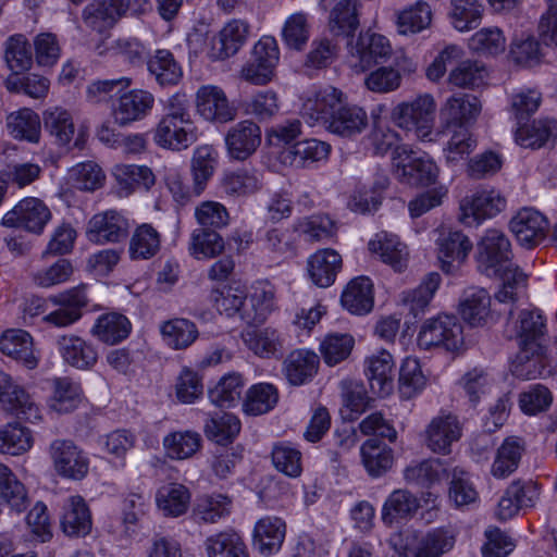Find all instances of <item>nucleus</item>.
I'll return each instance as SVG.
<instances>
[{"instance_id": "nucleus-52", "label": "nucleus", "mask_w": 557, "mask_h": 557, "mask_svg": "<svg viewBox=\"0 0 557 557\" xmlns=\"http://www.w3.org/2000/svg\"><path fill=\"white\" fill-rule=\"evenodd\" d=\"M161 334L169 346L174 349L189 347L198 337L196 324L187 319H172L161 325Z\"/></svg>"}, {"instance_id": "nucleus-64", "label": "nucleus", "mask_w": 557, "mask_h": 557, "mask_svg": "<svg viewBox=\"0 0 557 557\" xmlns=\"http://www.w3.org/2000/svg\"><path fill=\"white\" fill-rule=\"evenodd\" d=\"M44 124L47 131L60 145L69 144L75 133L72 115L62 108H53L44 113Z\"/></svg>"}, {"instance_id": "nucleus-35", "label": "nucleus", "mask_w": 557, "mask_h": 557, "mask_svg": "<svg viewBox=\"0 0 557 557\" xmlns=\"http://www.w3.org/2000/svg\"><path fill=\"white\" fill-rule=\"evenodd\" d=\"M61 525L69 536H85L90 532L91 516L82 496L76 495L69 498Z\"/></svg>"}, {"instance_id": "nucleus-5", "label": "nucleus", "mask_w": 557, "mask_h": 557, "mask_svg": "<svg viewBox=\"0 0 557 557\" xmlns=\"http://www.w3.org/2000/svg\"><path fill=\"white\" fill-rule=\"evenodd\" d=\"M512 256L508 237L499 230H487L476 248V263L480 272L496 275L510 263Z\"/></svg>"}, {"instance_id": "nucleus-42", "label": "nucleus", "mask_w": 557, "mask_h": 557, "mask_svg": "<svg viewBox=\"0 0 557 557\" xmlns=\"http://www.w3.org/2000/svg\"><path fill=\"white\" fill-rule=\"evenodd\" d=\"M147 65L149 73L161 86L176 85L183 76L181 65L175 60L173 53L166 49H158L149 58Z\"/></svg>"}, {"instance_id": "nucleus-56", "label": "nucleus", "mask_w": 557, "mask_h": 557, "mask_svg": "<svg viewBox=\"0 0 557 557\" xmlns=\"http://www.w3.org/2000/svg\"><path fill=\"white\" fill-rule=\"evenodd\" d=\"M449 18L459 32L475 28L482 16L483 5L478 0H450Z\"/></svg>"}, {"instance_id": "nucleus-10", "label": "nucleus", "mask_w": 557, "mask_h": 557, "mask_svg": "<svg viewBox=\"0 0 557 557\" xmlns=\"http://www.w3.org/2000/svg\"><path fill=\"white\" fill-rule=\"evenodd\" d=\"M545 332L546 319L539 309H523L516 318L509 311L505 335L519 339V346H541L539 341Z\"/></svg>"}, {"instance_id": "nucleus-41", "label": "nucleus", "mask_w": 557, "mask_h": 557, "mask_svg": "<svg viewBox=\"0 0 557 557\" xmlns=\"http://www.w3.org/2000/svg\"><path fill=\"white\" fill-rule=\"evenodd\" d=\"M491 297L483 288H471L459 304L462 319L472 326L483 325L490 317Z\"/></svg>"}, {"instance_id": "nucleus-60", "label": "nucleus", "mask_w": 557, "mask_h": 557, "mask_svg": "<svg viewBox=\"0 0 557 557\" xmlns=\"http://www.w3.org/2000/svg\"><path fill=\"white\" fill-rule=\"evenodd\" d=\"M432 23L431 7L423 1L403 10L397 15L398 32L403 35L416 34L428 28Z\"/></svg>"}, {"instance_id": "nucleus-21", "label": "nucleus", "mask_w": 557, "mask_h": 557, "mask_svg": "<svg viewBox=\"0 0 557 557\" xmlns=\"http://www.w3.org/2000/svg\"><path fill=\"white\" fill-rule=\"evenodd\" d=\"M58 347L64 362L79 370L91 369L98 360L92 344L74 334L59 337Z\"/></svg>"}, {"instance_id": "nucleus-17", "label": "nucleus", "mask_w": 557, "mask_h": 557, "mask_svg": "<svg viewBox=\"0 0 557 557\" xmlns=\"http://www.w3.org/2000/svg\"><path fill=\"white\" fill-rule=\"evenodd\" d=\"M509 226L522 245L532 248L545 239L548 221L540 211L523 208L510 220Z\"/></svg>"}, {"instance_id": "nucleus-26", "label": "nucleus", "mask_w": 557, "mask_h": 557, "mask_svg": "<svg viewBox=\"0 0 557 557\" xmlns=\"http://www.w3.org/2000/svg\"><path fill=\"white\" fill-rule=\"evenodd\" d=\"M438 258L442 270L446 273L455 272L466 260L472 249V243L459 231L449 232L440 239Z\"/></svg>"}, {"instance_id": "nucleus-38", "label": "nucleus", "mask_w": 557, "mask_h": 557, "mask_svg": "<svg viewBox=\"0 0 557 557\" xmlns=\"http://www.w3.org/2000/svg\"><path fill=\"white\" fill-rule=\"evenodd\" d=\"M419 499L407 490H395L383 505L382 520L385 524L411 518L419 509Z\"/></svg>"}, {"instance_id": "nucleus-46", "label": "nucleus", "mask_w": 557, "mask_h": 557, "mask_svg": "<svg viewBox=\"0 0 557 557\" xmlns=\"http://www.w3.org/2000/svg\"><path fill=\"white\" fill-rule=\"evenodd\" d=\"M368 124L367 113L358 107H344L336 111L327 129L344 137H350L360 133Z\"/></svg>"}, {"instance_id": "nucleus-54", "label": "nucleus", "mask_w": 557, "mask_h": 557, "mask_svg": "<svg viewBox=\"0 0 557 557\" xmlns=\"http://www.w3.org/2000/svg\"><path fill=\"white\" fill-rule=\"evenodd\" d=\"M0 497L15 511L21 512L28 506L25 486L12 470L0 463Z\"/></svg>"}, {"instance_id": "nucleus-6", "label": "nucleus", "mask_w": 557, "mask_h": 557, "mask_svg": "<svg viewBox=\"0 0 557 557\" xmlns=\"http://www.w3.org/2000/svg\"><path fill=\"white\" fill-rule=\"evenodd\" d=\"M51 218V210L41 199L26 197L4 214L2 224L40 235Z\"/></svg>"}, {"instance_id": "nucleus-12", "label": "nucleus", "mask_w": 557, "mask_h": 557, "mask_svg": "<svg viewBox=\"0 0 557 557\" xmlns=\"http://www.w3.org/2000/svg\"><path fill=\"white\" fill-rule=\"evenodd\" d=\"M131 0H92L82 12L84 26L102 34L111 29L128 11Z\"/></svg>"}, {"instance_id": "nucleus-3", "label": "nucleus", "mask_w": 557, "mask_h": 557, "mask_svg": "<svg viewBox=\"0 0 557 557\" xmlns=\"http://www.w3.org/2000/svg\"><path fill=\"white\" fill-rule=\"evenodd\" d=\"M419 346L425 349L442 347L457 352L465 344L463 327L455 315L438 314L424 321L418 335Z\"/></svg>"}, {"instance_id": "nucleus-34", "label": "nucleus", "mask_w": 557, "mask_h": 557, "mask_svg": "<svg viewBox=\"0 0 557 557\" xmlns=\"http://www.w3.org/2000/svg\"><path fill=\"white\" fill-rule=\"evenodd\" d=\"M331 146L314 138L304 139L286 148L283 152L284 161L296 168H304L310 163L327 158Z\"/></svg>"}, {"instance_id": "nucleus-37", "label": "nucleus", "mask_w": 557, "mask_h": 557, "mask_svg": "<svg viewBox=\"0 0 557 557\" xmlns=\"http://www.w3.org/2000/svg\"><path fill=\"white\" fill-rule=\"evenodd\" d=\"M131 329V322L125 315L110 312L97 319L91 334L104 344L115 345L128 336Z\"/></svg>"}, {"instance_id": "nucleus-29", "label": "nucleus", "mask_w": 557, "mask_h": 557, "mask_svg": "<svg viewBox=\"0 0 557 557\" xmlns=\"http://www.w3.org/2000/svg\"><path fill=\"white\" fill-rule=\"evenodd\" d=\"M248 325L242 332V339L246 347L261 358H271L282 350L280 333L273 327L258 329Z\"/></svg>"}, {"instance_id": "nucleus-33", "label": "nucleus", "mask_w": 557, "mask_h": 557, "mask_svg": "<svg viewBox=\"0 0 557 557\" xmlns=\"http://www.w3.org/2000/svg\"><path fill=\"white\" fill-rule=\"evenodd\" d=\"M451 468L440 458H430L408 466L404 471L405 480L409 483L432 486L445 478H449Z\"/></svg>"}, {"instance_id": "nucleus-11", "label": "nucleus", "mask_w": 557, "mask_h": 557, "mask_svg": "<svg viewBox=\"0 0 557 557\" xmlns=\"http://www.w3.org/2000/svg\"><path fill=\"white\" fill-rule=\"evenodd\" d=\"M343 102L344 94L342 90L327 86L305 99L300 114L311 125L322 124L327 127Z\"/></svg>"}, {"instance_id": "nucleus-30", "label": "nucleus", "mask_w": 557, "mask_h": 557, "mask_svg": "<svg viewBox=\"0 0 557 557\" xmlns=\"http://www.w3.org/2000/svg\"><path fill=\"white\" fill-rule=\"evenodd\" d=\"M342 305L354 314H364L373 308V285L369 277L351 280L344 289Z\"/></svg>"}, {"instance_id": "nucleus-4", "label": "nucleus", "mask_w": 557, "mask_h": 557, "mask_svg": "<svg viewBox=\"0 0 557 557\" xmlns=\"http://www.w3.org/2000/svg\"><path fill=\"white\" fill-rule=\"evenodd\" d=\"M435 108L434 98L425 94L412 101L399 103L394 108L392 117L397 126L413 129L419 138L424 139L431 134Z\"/></svg>"}, {"instance_id": "nucleus-59", "label": "nucleus", "mask_w": 557, "mask_h": 557, "mask_svg": "<svg viewBox=\"0 0 557 557\" xmlns=\"http://www.w3.org/2000/svg\"><path fill=\"white\" fill-rule=\"evenodd\" d=\"M113 176L127 193H131L136 186L149 189L156 183L154 174L146 165L117 164L114 166Z\"/></svg>"}, {"instance_id": "nucleus-16", "label": "nucleus", "mask_w": 557, "mask_h": 557, "mask_svg": "<svg viewBox=\"0 0 557 557\" xmlns=\"http://www.w3.org/2000/svg\"><path fill=\"white\" fill-rule=\"evenodd\" d=\"M197 112L207 121L226 123L235 119L236 109L218 86H201L196 94Z\"/></svg>"}, {"instance_id": "nucleus-45", "label": "nucleus", "mask_w": 557, "mask_h": 557, "mask_svg": "<svg viewBox=\"0 0 557 557\" xmlns=\"http://www.w3.org/2000/svg\"><path fill=\"white\" fill-rule=\"evenodd\" d=\"M161 246L159 232L150 224L137 226L129 242V257L133 260H148L154 257Z\"/></svg>"}, {"instance_id": "nucleus-9", "label": "nucleus", "mask_w": 557, "mask_h": 557, "mask_svg": "<svg viewBox=\"0 0 557 557\" xmlns=\"http://www.w3.org/2000/svg\"><path fill=\"white\" fill-rule=\"evenodd\" d=\"M393 49L389 40L380 34L366 32L361 33L351 49L352 69L361 73L377 64L385 62L392 55Z\"/></svg>"}, {"instance_id": "nucleus-19", "label": "nucleus", "mask_w": 557, "mask_h": 557, "mask_svg": "<svg viewBox=\"0 0 557 557\" xmlns=\"http://www.w3.org/2000/svg\"><path fill=\"white\" fill-rule=\"evenodd\" d=\"M128 221L116 210L95 214L88 223V237L95 243H119L128 235Z\"/></svg>"}, {"instance_id": "nucleus-2", "label": "nucleus", "mask_w": 557, "mask_h": 557, "mask_svg": "<svg viewBox=\"0 0 557 557\" xmlns=\"http://www.w3.org/2000/svg\"><path fill=\"white\" fill-rule=\"evenodd\" d=\"M394 175L410 186H430L436 183L438 168L426 156H418L408 146H396L393 151Z\"/></svg>"}, {"instance_id": "nucleus-25", "label": "nucleus", "mask_w": 557, "mask_h": 557, "mask_svg": "<svg viewBox=\"0 0 557 557\" xmlns=\"http://www.w3.org/2000/svg\"><path fill=\"white\" fill-rule=\"evenodd\" d=\"M342 257L333 249H321L308 260V272L311 281L319 287L331 286L342 269Z\"/></svg>"}, {"instance_id": "nucleus-8", "label": "nucleus", "mask_w": 557, "mask_h": 557, "mask_svg": "<svg viewBox=\"0 0 557 557\" xmlns=\"http://www.w3.org/2000/svg\"><path fill=\"white\" fill-rule=\"evenodd\" d=\"M507 206L505 196L496 189L478 190L460 201L461 221L471 225L493 218L504 211Z\"/></svg>"}, {"instance_id": "nucleus-13", "label": "nucleus", "mask_w": 557, "mask_h": 557, "mask_svg": "<svg viewBox=\"0 0 557 557\" xmlns=\"http://www.w3.org/2000/svg\"><path fill=\"white\" fill-rule=\"evenodd\" d=\"M154 96L144 89H132L121 95L113 104L112 115L120 126L141 121L154 107Z\"/></svg>"}, {"instance_id": "nucleus-22", "label": "nucleus", "mask_w": 557, "mask_h": 557, "mask_svg": "<svg viewBox=\"0 0 557 557\" xmlns=\"http://www.w3.org/2000/svg\"><path fill=\"white\" fill-rule=\"evenodd\" d=\"M369 249L397 272H401L408 265V248L394 234L387 232L377 233L375 238L370 240Z\"/></svg>"}, {"instance_id": "nucleus-55", "label": "nucleus", "mask_w": 557, "mask_h": 557, "mask_svg": "<svg viewBox=\"0 0 557 557\" xmlns=\"http://www.w3.org/2000/svg\"><path fill=\"white\" fill-rule=\"evenodd\" d=\"M201 443V435L194 431L173 432L163 440L168 456L176 460L194 456L200 449Z\"/></svg>"}, {"instance_id": "nucleus-27", "label": "nucleus", "mask_w": 557, "mask_h": 557, "mask_svg": "<svg viewBox=\"0 0 557 557\" xmlns=\"http://www.w3.org/2000/svg\"><path fill=\"white\" fill-rule=\"evenodd\" d=\"M367 375L373 394L385 397L393 391L394 360L389 352L382 350L367 360Z\"/></svg>"}, {"instance_id": "nucleus-18", "label": "nucleus", "mask_w": 557, "mask_h": 557, "mask_svg": "<svg viewBox=\"0 0 557 557\" xmlns=\"http://www.w3.org/2000/svg\"><path fill=\"white\" fill-rule=\"evenodd\" d=\"M49 300L58 306V309L45 315L44 321L57 327H65L78 321L82 318V309L88 302L86 295L79 288L54 295Z\"/></svg>"}, {"instance_id": "nucleus-57", "label": "nucleus", "mask_w": 557, "mask_h": 557, "mask_svg": "<svg viewBox=\"0 0 557 557\" xmlns=\"http://www.w3.org/2000/svg\"><path fill=\"white\" fill-rule=\"evenodd\" d=\"M33 446L32 432L17 423H9L0 428V453L20 456Z\"/></svg>"}, {"instance_id": "nucleus-49", "label": "nucleus", "mask_w": 557, "mask_h": 557, "mask_svg": "<svg viewBox=\"0 0 557 557\" xmlns=\"http://www.w3.org/2000/svg\"><path fill=\"white\" fill-rule=\"evenodd\" d=\"M7 126L10 134L16 139L38 143L40 139V119L39 115L30 109H22L11 113L7 117Z\"/></svg>"}, {"instance_id": "nucleus-40", "label": "nucleus", "mask_w": 557, "mask_h": 557, "mask_svg": "<svg viewBox=\"0 0 557 557\" xmlns=\"http://www.w3.org/2000/svg\"><path fill=\"white\" fill-rule=\"evenodd\" d=\"M520 350L511 364L512 374L521 380H534L543 374L546 359L542 346H519Z\"/></svg>"}, {"instance_id": "nucleus-48", "label": "nucleus", "mask_w": 557, "mask_h": 557, "mask_svg": "<svg viewBox=\"0 0 557 557\" xmlns=\"http://www.w3.org/2000/svg\"><path fill=\"white\" fill-rule=\"evenodd\" d=\"M207 554L221 557H247V546L234 530L221 531L205 542Z\"/></svg>"}, {"instance_id": "nucleus-28", "label": "nucleus", "mask_w": 557, "mask_h": 557, "mask_svg": "<svg viewBox=\"0 0 557 557\" xmlns=\"http://www.w3.org/2000/svg\"><path fill=\"white\" fill-rule=\"evenodd\" d=\"M286 524L276 517L260 519L253 530V545L261 555L276 554L285 539Z\"/></svg>"}, {"instance_id": "nucleus-31", "label": "nucleus", "mask_w": 557, "mask_h": 557, "mask_svg": "<svg viewBox=\"0 0 557 557\" xmlns=\"http://www.w3.org/2000/svg\"><path fill=\"white\" fill-rule=\"evenodd\" d=\"M0 350L2 354L22 362L28 369H34L37 366V359L33 352L32 337L25 331H5L0 337Z\"/></svg>"}, {"instance_id": "nucleus-43", "label": "nucleus", "mask_w": 557, "mask_h": 557, "mask_svg": "<svg viewBox=\"0 0 557 557\" xmlns=\"http://www.w3.org/2000/svg\"><path fill=\"white\" fill-rule=\"evenodd\" d=\"M362 463L370 475L380 476L387 472L394 462L393 450L377 438H369L361 446Z\"/></svg>"}, {"instance_id": "nucleus-32", "label": "nucleus", "mask_w": 557, "mask_h": 557, "mask_svg": "<svg viewBox=\"0 0 557 557\" xmlns=\"http://www.w3.org/2000/svg\"><path fill=\"white\" fill-rule=\"evenodd\" d=\"M523 451L524 443L521 438L507 437L496 450L491 474L495 479L508 478L518 469Z\"/></svg>"}, {"instance_id": "nucleus-15", "label": "nucleus", "mask_w": 557, "mask_h": 557, "mask_svg": "<svg viewBox=\"0 0 557 557\" xmlns=\"http://www.w3.org/2000/svg\"><path fill=\"white\" fill-rule=\"evenodd\" d=\"M462 425L451 413L437 416L431 420L424 431L426 447L434 454L447 455L453 443L460 440Z\"/></svg>"}, {"instance_id": "nucleus-14", "label": "nucleus", "mask_w": 557, "mask_h": 557, "mask_svg": "<svg viewBox=\"0 0 557 557\" xmlns=\"http://www.w3.org/2000/svg\"><path fill=\"white\" fill-rule=\"evenodd\" d=\"M482 106L473 95L456 94L442 106L440 116L446 128H468L480 115Z\"/></svg>"}, {"instance_id": "nucleus-51", "label": "nucleus", "mask_w": 557, "mask_h": 557, "mask_svg": "<svg viewBox=\"0 0 557 557\" xmlns=\"http://www.w3.org/2000/svg\"><path fill=\"white\" fill-rule=\"evenodd\" d=\"M250 26L246 21L233 18L219 32L221 48L219 58L226 59L236 54L249 36Z\"/></svg>"}, {"instance_id": "nucleus-62", "label": "nucleus", "mask_w": 557, "mask_h": 557, "mask_svg": "<svg viewBox=\"0 0 557 557\" xmlns=\"http://www.w3.org/2000/svg\"><path fill=\"white\" fill-rule=\"evenodd\" d=\"M5 62L16 74L30 69L33 54L30 44L24 35H13L5 44Z\"/></svg>"}, {"instance_id": "nucleus-23", "label": "nucleus", "mask_w": 557, "mask_h": 557, "mask_svg": "<svg viewBox=\"0 0 557 557\" xmlns=\"http://www.w3.org/2000/svg\"><path fill=\"white\" fill-rule=\"evenodd\" d=\"M319 363V356L313 351L308 349L293 350L283 362L285 377L290 385H302L317 374Z\"/></svg>"}, {"instance_id": "nucleus-47", "label": "nucleus", "mask_w": 557, "mask_h": 557, "mask_svg": "<svg viewBox=\"0 0 557 557\" xmlns=\"http://www.w3.org/2000/svg\"><path fill=\"white\" fill-rule=\"evenodd\" d=\"M359 0H341L330 14V29L335 35L351 36L359 27Z\"/></svg>"}, {"instance_id": "nucleus-20", "label": "nucleus", "mask_w": 557, "mask_h": 557, "mask_svg": "<svg viewBox=\"0 0 557 557\" xmlns=\"http://www.w3.org/2000/svg\"><path fill=\"white\" fill-rule=\"evenodd\" d=\"M225 144L231 158L244 161L260 146L261 129L251 121L239 122L226 133Z\"/></svg>"}, {"instance_id": "nucleus-50", "label": "nucleus", "mask_w": 557, "mask_h": 557, "mask_svg": "<svg viewBox=\"0 0 557 557\" xmlns=\"http://www.w3.org/2000/svg\"><path fill=\"white\" fill-rule=\"evenodd\" d=\"M311 35L309 16L304 12L290 14L282 27V40L284 45L295 51H302Z\"/></svg>"}, {"instance_id": "nucleus-58", "label": "nucleus", "mask_w": 557, "mask_h": 557, "mask_svg": "<svg viewBox=\"0 0 557 557\" xmlns=\"http://www.w3.org/2000/svg\"><path fill=\"white\" fill-rule=\"evenodd\" d=\"M277 400L278 393L274 385L259 383L248 389L243 406L246 413L259 416L273 409Z\"/></svg>"}, {"instance_id": "nucleus-24", "label": "nucleus", "mask_w": 557, "mask_h": 557, "mask_svg": "<svg viewBox=\"0 0 557 557\" xmlns=\"http://www.w3.org/2000/svg\"><path fill=\"white\" fill-rule=\"evenodd\" d=\"M275 308V290L269 284H261L244 300L242 320L247 325H260Z\"/></svg>"}, {"instance_id": "nucleus-44", "label": "nucleus", "mask_w": 557, "mask_h": 557, "mask_svg": "<svg viewBox=\"0 0 557 557\" xmlns=\"http://www.w3.org/2000/svg\"><path fill=\"white\" fill-rule=\"evenodd\" d=\"M190 503L189 490L180 483H170L159 488L157 493V505L159 509L169 517L184 515Z\"/></svg>"}, {"instance_id": "nucleus-53", "label": "nucleus", "mask_w": 557, "mask_h": 557, "mask_svg": "<svg viewBox=\"0 0 557 557\" xmlns=\"http://www.w3.org/2000/svg\"><path fill=\"white\" fill-rule=\"evenodd\" d=\"M82 400V391L77 383L69 377H58L53 381V393L49 399V407L59 412L66 413L74 410Z\"/></svg>"}, {"instance_id": "nucleus-63", "label": "nucleus", "mask_w": 557, "mask_h": 557, "mask_svg": "<svg viewBox=\"0 0 557 557\" xmlns=\"http://www.w3.org/2000/svg\"><path fill=\"white\" fill-rule=\"evenodd\" d=\"M449 478L448 497L456 506H467L478 499V492L467 471L454 467L449 472Z\"/></svg>"}, {"instance_id": "nucleus-39", "label": "nucleus", "mask_w": 557, "mask_h": 557, "mask_svg": "<svg viewBox=\"0 0 557 557\" xmlns=\"http://www.w3.org/2000/svg\"><path fill=\"white\" fill-rule=\"evenodd\" d=\"M488 70L479 60H463L448 74V84L462 89H475L486 84Z\"/></svg>"}, {"instance_id": "nucleus-1", "label": "nucleus", "mask_w": 557, "mask_h": 557, "mask_svg": "<svg viewBox=\"0 0 557 557\" xmlns=\"http://www.w3.org/2000/svg\"><path fill=\"white\" fill-rule=\"evenodd\" d=\"M153 138L159 147L173 151L186 149L196 141L188 108L180 95L169 99L168 112L157 124Z\"/></svg>"}, {"instance_id": "nucleus-61", "label": "nucleus", "mask_w": 557, "mask_h": 557, "mask_svg": "<svg viewBox=\"0 0 557 557\" xmlns=\"http://www.w3.org/2000/svg\"><path fill=\"white\" fill-rule=\"evenodd\" d=\"M496 275L502 280V287L495 295L496 299L500 302H515L519 293L527 287L528 275L512 263H508Z\"/></svg>"}, {"instance_id": "nucleus-7", "label": "nucleus", "mask_w": 557, "mask_h": 557, "mask_svg": "<svg viewBox=\"0 0 557 557\" xmlns=\"http://www.w3.org/2000/svg\"><path fill=\"white\" fill-rule=\"evenodd\" d=\"M57 473L66 479L82 480L89 470L85 453L70 440H55L49 449Z\"/></svg>"}, {"instance_id": "nucleus-36", "label": "nucleus", "mask_w": 557, "mask_h": 557, "mask_svg": "<svg viewBox=\"0 0 557 557\" xmlns=\"http://www.w3.org/2000/svg\"><path fill=\"white\" fill-rule=\"evenodd\" d=\"M232 510V499L223 494L205 495L199 497L191 510V518L197 523H218L228 517Z\"/></svg>"}]
</instances>
